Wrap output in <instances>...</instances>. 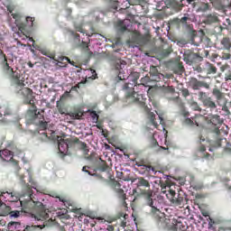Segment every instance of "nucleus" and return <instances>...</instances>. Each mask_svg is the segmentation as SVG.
I'll return each mask as SVG.
<instances>
[{
	"label": "nucleus",
	"mask_w": 231,
	"mask_h": 231,
	"mask_svg": "<svg viewBox=\"0 0 231 231\" xmlns=\"http://www.w3.org/2000/svg\"><path fill=\"white\" fill-rule=\"evenodd\" d=\"M21 181L23 184V189L24 191V195L27 196L26 199L21 200L19 197L15 196L13 192H2L0 195V199H3L5 196L8 197V201H11L12 203H19L24 210V212H27L26 210H32L33 207H35V202L33 201V190L32 189V187H30V184L26 183V180H24V178H21Z\"/></svg>",
	"instance_id": "obj_2"
},
{
	"label": "nucleus",
	"mask_w": 231,
	"mask_h": 231,
	"mask_svg": "<svg viewBox=\"0 0 231 231\" xmlns=\"http://www.w3.org/2000/svg\"><path fill=\"white\" fill-rule=\"evenodd\" d=\"M90 116L93 122H98V114H97V111H90Z\"/></svg>",
	"instance_id": "obj_39"
},
{
	"label": "nucleus",
	"mask_w": 231,
	"mask_h": 231,
	"mask_svg": "<svg viewBox=\"0 0 231 231\" xmlns=\"http://www.w3.org/2000/svg\"><path fill=\"white\" fill-rule=\"evenodd\" d=\"M166 198L171 204H173L174 207L183 205V201L185 199L181 194L176 193V191L172 189H169V193L166 194Z\"/></svg>",
	"instance_id": "obj_11"
},
{
	"label": "nucleus",
	"mask_w": 231,
	"mask_h": 231,
	"mask_svg": "<svg viewBox=\"0 0 231 231\" xmlns=\"http://www.w3.org/2000/svg\"><path fill=\"white\" fill-rule=\"evenodd\" d=\"M127 63L125 60H118L114 62V69L116 70V73H118L117 79L119 80H124L125 78H122V74H124V68H125V65Z\"/></svg>",
	"instance_id": "obj_16"
},
{
	"label": "nucleus",
	"mask_w": 231,
	"mask_h": 231,
	"mask_svg": "<svg viewBox=\"0 0 231 231\" xmlns=\"http://www.w3.org/2000/svg\"><path fill=\"white\" fill-rule=\"evenodd\" d=\"M26 24L29 26V28H33V23H35V17L27 16L25 18Z\"/></svg>",
	"instance_id": "obj_30"
},
{
	"label": "nucleus",
	"mask_w": 231,
	"mask_h": 231,
	"mask_svg": "<svg viewBox=\"0 0 231 231\" xmlns=\"http://www.w3.org/2000/svg\"><path fill=\"white\" fill-rule=\"evenodd\" d=\"M75 30L77 32H79V33H84V29L82 28V25L76 26Z\"/></svg>",
	"instance_id": "obj_47"
},
{
	"label": "nucleus",
	"mask_w": 231,
	"mask_h": 231,
	"mask_svg": "<svg viewBox=\"0 0 231 231\" xmlns=\"http://www.w3.org/2000/svg\"><path fill=\"white\" fill-rule=\"evenodd\" d=\"M82 116H83L82 112L79 110L67 113V116H70L72 120H80V118H82Z\"/></svg>",
	"instance_id": "obj_24"
},
{
	"label": "nucleus",
	"mask_w": 231,
	"mask_h": 231,
	"mask_svg": "<svg viewBox=\"0 0 231 231\" xmlns=\"http://www.w3.org/2000/svg\"><path fill=\"white\" fill-rule=\"evenodd\" d=\"M18 30L19 32H21L22 33H23V32L26 31V25L24 23H21L19 26H18Z\"/></svg>",
	"instance_id": "obj_44"
},
{
	"label": "nucleus",
	"mask_w": 231,
	"mask_h": 231,
	"mask_svg": "<svg viewBox=\"0 0 231 231\" xmlns=\"http://www.w3.org/2000/svg\"><path fill=\"white\" fill-rule=\"evenodd\" d=\"M151 171L153 172V174H156V172H158L154 167H152V170H151Z\"/></svg>",
	"instance_id": "obj_63"
},
{
	"label": "nucleus",
	"mask_w": 231,
	"mask_h": 231,
	"mask_svg": "<svg viewBox=\"0 0 231 231\" xmlns=\"http://www.w3.org/2000/svg\"><path fill=\"white\" fill-rule=\"evenodd\" d=\"M158 73H160L158 71V68H156L155 66L150 67V77H152L153 75H158Z\"/></svg>",
	"instance_id": "obj_37"
},
{
	"label": "nucleus",
	"mask_w": 231,
	"mask_h": 231,
	"mask_svg": "<svg viewBox=\"0 0 231 231\" xmlns=\"http://www.w3.org/2000/svg\"><path fill=\"white\" fill-rule=\"evenodd\" d=\"M117 27L118 32H120L121 33H124V32H127V26L124 25L123 23H119Z\"/></svg>",
	"instance_id": "obj_34"
},
{
	"label": "nucleus",
	"mask_w": 231,
	"mask_h": 231,
	"mask_svg": "<svg viewBox=\"0 0 231 231\" xmlns=\"http://www.w3.org/2000/svg\"><path fill=\"white\" fill-rule=\"evenodd\" d=\"M198 97L203 106L206 107V109H209L211 113L212 111H216V109H217V104H216V101H214L211 97H208L207 92L199 91Z\"/></svg>",
	"instance_id": "obj_9"
},
{
	"label": "nucleus",
	"mask_w": 231,
	"mask_h": 231,
	"mask_svg": "<svg viewBox=\"0 0 231 231\" xmlns=\"http://www.w3.org/2000/svg\"><path fill=\"white\" fill-rule=\"evenodd\" d=\"M173 21H179L181 24H187V21H190V18L183 16L181 19L174 18Z\"/></svg>",
	"instance_id": "obj_35"
},
{
	"label": "nucleus",
	"mask_w": 231,
	"mask_h": 231,
	"mask_svg": "<svg viewBox=\"0 0 231 231\" xmlns=\"http://www.w3.org/2000/svg\"><path fill=\"white\" fill-rule=\"evenodd\" d=\"M2 66L4 71L9 75L12 79H15V72L14 71V69L10 67V64H8V58L6 56L3 58Z\"/></svg>",
	"instance_id": "obj_19"
},
{
	"label": "nucleus",
	"mask_w": 231,
	"mask_h": 231,
	"mask_svg": "<svg viewBox=\"0 0 231 231\" xmlns=\"http://www.w3.org/2000/svg\"><path fill=\"white\" fill-rule=\"evenodd\" d=\"M137 187H144V189H148L142 191L144 203L147 207H151L152 216H160V214H162V211L160 210L162 204L160 203V200L154 199V191L151 189V183H149V180H145L143 177L138 178Z\"/></svg>",
	"instance_id": "obj_3"
},
{
	"label": "nucleus",
	"mask_w": 231,
	"mask_h": 231,
	"mask_svg": "<svg viewBox=\"0 0 231 231\" xmlns=\"http://www.w3.org/2000/svg\"><path fill=\"white\" fill-rule=\"evenodd\" d=\"M204 69L207 75H216L217 73V68L210 62H206Z\"/></svg>",
	"instance_id": "obj_22"
},
{
	"label": "nucleus",
	"mask_w": 231,
	"mask_h": 231,
	"mask_svg": "<svg viewBox=\"0 0 231 231\" xmlns=\"http://www.w3.org/2000/svg\"><path fill=\"white\" fill-rule=\"evenodd\" d=\"M87 51H88V55H89V57H93V51H89V49H88V50H87Z\"/></svg>",
	"instance_id": "obj_62"
},
{
	"label": "nucleus",
	"mask_w": 231,
	"mask_h": 231,
	"mask_svg": "<svg viewBox=\"0 0 231 231\" xmlns=\"http://www.w3.org/2000/svg\"><path fill=\"white\" fill-rule=\"evenodd\" d=\"M137 166L138 167H144L147 171V172H151V171L152 170V166L151 165H143V164H141V163H137Z\"/></svg>",
	"instance_id": "obj_43"
},
{
	"label": "nucleus",
	"mask_w": 231,
	"mask_h": 231,
	"mask_svg": "<svg viewBox=\"0 0 231 231\" xmlns=\"http://www.w3.org/2000/svg\"><path fill=\"white\" fill-rule=\"evenodd\" d=\"M138 79H140L139 72H132L129 75L128 79L131 80L132 83H125L123 86V91L125 93V98L128 102H132L133 104H139V106L144 107V111L151 124H152V125L155 127H158V123L156 122V115L154 112H151V108L145 106L143 96L134 91V86L138 85Z\"/></svg>",
	"instance_id": "obj_1"
},
{
	"label": "nucleus",
	"mask_w": 231,
	"mask_h": 231,
	"mask_svg": "<svg viewBox=\"0 0 231 231\" xmlns=\"http://www.w3.org/2000/svg\"><path fill=\"white\" fill-rule=\"evenodd\" d=\"M170 100H171V102H174L178 106V107L181 109L180 115H182V116H185V117L189 116V111L185 109V104L183 103L180 96H177L175 97H171Z\"/></svg>",
	"instance_id": "obj_18"
},
{
	"label": "nucleus",
	"mask_w": 231,
	"mask_h": 231,
	"mask_svg": "<svg viewBox=\"0 0 231 231\" xmlns=\"http://www.w3.org/2000/svg\"><path fill=\"white\" fill-rule=\"evenodd\" d=\"M151 78L149 76H145L144 78L141 79V84L138 86H144V88H151Z\"/></svg>",
	"instance_id": "obj_25"
},
{
	"label": "nucleus",
	"mask_w": 231,
	"mask_h": 231,
	"mask_svg": "<svg viewBox=\"0 0 231 231\" xmlns=\"http://www.w3.org/2000/svg\"><path fill=\"white\" fill-rule=\"evenodd\" d=\"M25 118L27 124H34V125H38L42 131H46V129H48V122L45 121L44 116L39 111H27Z\"/></svg>",
	"instance_id": "obj_5"
},
{
	"label": "nucleus",
	"mask_w": 231,
	"mask_h": 231,
	"mask_svg": "<svg viewBox=\"0 0 231 231\" xmlns=\"http://www.w3.org/2000/svg\"><path fill=\"white\" fill-rule=\"evenodd\" d=\"M221 44L224 46L226 50H230L231 48V41L230 38H223L221 41Z\"/></svg>",
	"instance_id": "obj_27"
},
{
	"label": "nucleus",
	"mask_w": 231,
	"mask_h": 231,
	"mask_svg": "<svg viewBox=\"0 0 231 231\" xmlns=\"http://www.w3.org/2000/svg\"><path fill=\"white\" fill-rule=\"evenodd\" d=\"M179 71H183V66L181 64L178 65Z\"/></svg>",
	"instance_id": "obj_60"
},
{
	"label": "nucleus",
	"mask_w": 231,
	"mask_h": 231,
	"mask_svg": "<svg viewBox=\"0 0 231 231\" xmlns=\"http://www.w3.org/2000/svg\"><path fill=\"white\" fill-rule=\"evenodd\" d=\"M133 41L139 46H145L151 41V36L149 34L136 33L133 36Z\"/></svg>",
	"instance_id": "obj_14"
},
{
	"label": "nucleus",
	"mask_w": 231,
	"mask_h": 231,
	"mask_svg": "<svg viewBox=\"0 0 231 231\" xmlns=\"http://www.w3.org/2000/svg\"><path fill=\"white\" fill-rule=\"evenodd\" d=\"M67 33L69 35V42H72L74 45L80 44V34L69 29H67Z\"/></svg>",
	"instance_id": "obj_20"
},
{
	"label": "nucleus",
	"mask_w": 231,
	"mask_h": 231,
	"mask_svg": "<svg viewBox=\"0 0 231 231\" xmlns=\"http://www.w3.org/2000/svg\"><path fill=\"white\" fill-rule=\"evenodd\" d=\"M160 183L162 194H165V196H167V194H169V190H171V186L165 185L164 183L162 182V180H160Z\"/></svg>",
	"instance_id": "obj_28"
},
{
	"label": "nucleus",
	"mask_w": 231,
	"mask_h": 231,
	"mask_svg": "<svg viewBox=\"0 0 231 231\" xmlns=\"http://www.w3.org/2000/svg\"><path fill=\"white\" fill-rule=\"evenodd\" d=\"M165 79V76L162 73L153 74V76H150V80L153 82H160L161 80H163Z\"/></svg>",
	"instance_id": "obj_26"
},
{
	"label": "nucleus",
	"mask_w": 231,
	"mask_h": 231,
	"mask_svg": "<svg viewBox=\"0 0 231 231\" xmlns=\"http://www.w3.org/2000/svg\"><path fill=\"white\" fill-rule=\"evenodd\" d=\"M168 91H170V93H174L176 90L174 89V87H169Z\"/></svg>",
	"instance_id": "obj_55"
},
{
	"label": "nucleus",
	"mask_w": 231,
	"mask_h": 231,
	"mask_svg": "<svg viewBox=\"0 0 231 231\" xmlns=\"http://www.w3.org/2000/svg\"><path fill=\"white\" fill-rule=\"evenodd\" d=\"M21 214H23V211L14 210V211H10L9 216H11V217H19Z\"/></svg>",
	"instance_id": "obj_38"
},
{
	"label": "nucleus",
	"mask_w": 231,
	"mask_h": 231,
	"mask_svg": "<svg viewBox=\"0 0 231 231\" xmlns=\"http://www.w3.org/2000/svg\"><path fill=\"white\" fill-rule=\"evenodd\" d=\"M98 169L101 172H106V171H109V165H107L106 161H102V164L98 166Z\"/></svg>",
	"instance_id": "obj_29"
},
{
	"label": "nucleus",
	"mask_w": 231,
	"mask_h": 231,
	"mask_svg": "<svg viewBox=\"0 0 231 231\" xmlns=\"http://www.w3.org/2000/svg\"><path fill=\"white\" fill-rule=\"evenodd\" d=\"M181 93H182V97H184V98H187V97H190V92L189 91L188 88H182Z\"/></svg>",
	"instance_id": "obj_41"
},
{
	"label": "nucleus",
	"mask_w": 231,
	"mask_h": 231,
	"mask_svg": "<svg viewBox=\"0 0 231 231\" xmlns=\"http://www.w3.org/2000/svg\"><path fill=\"white\" fill-rule=\"evenodd\" d=\"M21 95L23 97V104L25 106H32V108L27 111H37V106H35V103L33 102L35 98L33 90L30 88H23L21 89Z\"/></svg>",
	"instance_id": "obj_8"
},
{
	"label": "nucleus",
	"mask_w": 231,
	"mask_h": 231,
	"mask_svg": "<svg viewBox=\"0 0 231 231\" xmlns=\"http://www.w3.org/2000/svg\"><path fill=\"white\" fill-rule=\"evenodd\" d=\"M12 211V208L6 206L1 199H0V216H10V212Z\"/></svg>",
	"instance_id": "obj_21"
},
{
	"label": "nucleus",
	"mask_w": 231,
	"mask_h": 231,
	"mask_svg": "<svg viewBox=\"0 0 231 231\" xmlns=\"http://www.w3.org/2000/svg\"><path fill=\"white\" fill-rule=\"evenodd\" d=\"M88 169H89V166H84L82 168L83 172H87V174H88L89 176H92L91 171H88Z\"/></svg>",
	"instance_id": "obj_46"
},
{
	"label": "nucleus",
	"mask_w": 231,
	"mask_h": 231,
	"mask_svg": "<svg viewBox=\"0 0 231 231\" xmlns=\"http://www.w3.org/2000/svg\"><path fill=\"white\" fill-rule=\"evenodd\" d=\"M80 147L85 155L89 154V148L88 147V144L86 143L81 142Z\"/></svg>",
	"instance_id": "obj_32"
},
{
	"label": "nucleus",
	"mask_w": 231,
	"mask_h": 231,
	"mask_svg": "<svg viewBox=\"0 0 231 231\" xmlns=\"http://www.w3.org/2000/svg\"><path fill=\"white\" fill-rule=\"evenodd\" d=\"M126 225H127V222L125 221L121 222V226H123V228H125Z\"/></svg>",
	"instance_id": "obj_59"
},
{
	"label": "nucleus",
	"mask_w": 231,
	"mask_h": 231,
	"mask_svg": "<svg viewBox=\"0 0 231 231\" xmlns=\"http://www.w3.org/2000/svg\"><path fill=\"white\" fill-rule=\"evenodd\" d=\"M160 124H163V116L159 115Z\"/></svg>",
	"instance_id": "obj_57"
},
{
	"label": "nucleus",
	"mask_w": 231,
	"mask_h": 231,
	"mask_svg": "<svg viewBox=\"0 0 231 231\" xmlns=\"http://www.w3.org/2000/svg\"><path fill=\"white\" fill-rule=\"evenodd\" d=\"M163 55H164L165 57H167V56L171 55V51H163Z\"/></svg>",
	"instance_id": "obj_58"
},
{
	"label": "nucleus",
	"mask_w": 231,
	"mask_h": 231,
	"mask_svg": "<svg viewBox=\"0 0 231 231\" xmlns=\"http://www.w3.org/2000/svg\"><path fill=\"white\" fill-rule=\"evenodd\" d=\"M0 118H2L4 122L12 123V122H15L17 116L14 114L12 109H10V106H8L7 105H1Z\"/></svg>",
	"instance_id": "obj_10"
},
{
	"label": "nucleus",
	"mask_w": 231,
	"mask_h": 231,
	"mask_svg": "<svg viewBox=\"0 0 231 231\" xmlns=\"http://www.w3.org/2000/svg\"><path fill=\"white\" fill-rule=\"evenodd\" d=\"M219 21V18L216 14H208L204 19L205 24H214V23H217Z\"/></svg>",
	"instance_id": "obj_23"
},
{
	"label": "nucleus",
	"mask_w": 231,
	"mask_h": 231,
	"mask_svg": "<svg viewBox=\"0 0 231 231\" xmlns=\"http://www.w3.org/2000/svg\"><path fill=\"white\" fill-rule=\"evenodd\" d=\"M206 122L208 125H210V131L212 134V140H211V147L215 149H219L221 147V143L225 137L221 134V125H223V118L219 115L210 114L206 117Z\"/></svg>",
	"instance_id": "obj_4"
},
{
	"label": "nucleus",
	"mask_w": 231,
	"mask_h": 231,
	"mask_svg": "<svg viewBox=\"0 0 231 231\" xmlns=\"http://www.w3.org/2000/svg\"><path fill=\"white\" fill-rule=\"evenodd\" d=\"M199 151L200 152H205L207 151V148L205 147V145L201 144V145L199 146Z\"/></svg>",
	"instance_id": "obj_50"
},
{
	"label": "nucleus",
	"mask_w": 231,
	"mask_h": 231,
	"mask_svg": "<svg viewBox=\"0 0 231 231\" xmlns=\"http://www.w3.org/2000/svg\"><path fill=\"white\" fill-rule=\"evenodd\" d=\"M189 84L191 89H193L194 91L199 90L200 88H205V89H210L209 83H207V81L199 80L196 78H190Z\"/></svg>",
	"instance_id": "obj_13"
},
{
	"label": "nucleus",
	"mask_w": 231,
	"mask_h": 231,
	"mask_svg": "<svg viewBox=\"0 0 231 231\" xmlns=\"http://www.w3.org/2000/svg\"><path fill=\"white\" fill-rule=\"evenodd\" d=\"M110 187L116 192L118 195L119 199H122L124 205H126L125 200L127 199V197L125 195V192L122 189V184L118 182V180H110Z\"/></svg>",
	"instance_id": "obj_12"
},
{
	"label": "nucleus",
	"mask_w": 231,
	"mask_h": 231,
	"mask_svg": "<svg viewBox=\"0 0 231 231\" xmlns=\"http://www.w3.org/2000/svg\"><path fill=\"white\" fill-rule=\"evenodd\" d=\"M0 57L1 59H5V57H6V54H5V51H3V50L0 49Z\"/></svg>",
	"instance_id": "obj_53"
},
{
	"label": "nucleus",
	"mask_w": 231,
	"mask_h": 231,
	"mask_svg": "<svg viewBox=\"0 0 231 231\" xmlns=\"http://www.w3.org/2000/svg\"><path fill=\"white\" fill-rule=\"evenodd\" d=\"M27 64H28L29 68H33V63H32V61H29Z\"/></svg>",
	"instance_id": "obj_61"
},
{
	"label": "nucleus",
	"mask_w": 231,
	"mask_h": 231,
	"mask_svg": "<svg viewBox=\"0 0 231 231\" xmlns=\"http://www.w3.org/2000/svg\"><path fill=\"white\" fill-rule=\"evenodd\" d=\"M225 80H226V82H231V69H229L225 73Z\"/></svg>",
	"instance_id": "obj_40"
},
{
	"label": "nucleus",
	"mask_w": 231,
	"mask_h": 231,
	"mask_svg": "<svg viewBox=\"0 0 231 231\" xmlns=\"http://www.w3.org/2000/svg\"><path fill=\"white\" fill-rule=\"evenodd\" d=\"M58 107V111L60 113V115H67L68 116V109H66V107H64L63 106H57Z\"/></svg>",
	"instance_id": "obj_33"
},
{
	"label": "nucleus",
	"mask_w": 231,
	"mask_h": 231,
	"mask_svg": "<svg viewBox=\"0 0 231 231\" xmlns=\"http://www.w3.org/2000/svg\"><path fill=\"white\" fill-rule=\"evenodd\" d=\"M202 10H203V12H207V10H208V4H205Z\"/></svg>",
	"instance_id": "obj_54"
},
{
	"label": "nucleus",
	"mask_w": 231,
	"mask_h": 231,
	"mask_svg": "<svg viewBox=\"0 0 231 231\" xmlns=\"http://www.w3.org/2000/svg\"><path fill=\"white\" fill-rule=\"evenodd\" d=\"M212 95L215 97L218 106H221V102H223L224 105L222 106V111L225 113L226 116H228L231 110V101L226 100V97H225V93H223L217 88H213Z\"/></svg>",
	"instance_id": "obj_7"
},
{
	"label": "nucleus",
	"mask_w": 231,
	"mask_h": 231,
	"mask_svg": "<svg viewBox=\"0 0 231 231\" xmlns=\"http://www.w3.org/2000/svg\"><path fill=\"white\" fill-rule=\"evenodd\" d=\"M106 230L107 231H115V226L109 225V226H107Z\"/></svg>",
	"instance_id": "obj_52"
},
{
	"label": "nucleus",
	"mask_w": 231,
	"mask_h": 231,
	"mask_svg": "<svg viewBox=\"0 0 231 231\" xmlns=\"http://www.w3.org/2000/svg\"><path fill=\"white\" fill-rule=\"evenodd\" d=\"M71 145V141L69 139H60L58 140V149L60 154L66 155L68 149Z\"/></svg>",
	"instance_id": "obj_15"
},
{
	"label": "nucleus",
	"mask_w": 231,
	"mask_h": 231,
	"mask_svg": "<svg viewBox=\"0 0 231 231\" xmlns=\"http://www.w3.org/2000/svg\"><path fill=\"white\" fill-rule=\"evenodd\" d=\"M14 152H17V146H15L13 141L8 142L6 149L0 150V158H2L4 162H11L15 169H19V162L14 159Z\"/></svg>",
	"instance_id": "obj_6"
},
{
	"label": "nucleus",
	"mask_w": 231,
	"mask_h": 231,
	"mask_svg": "<svg viewBox=\"0 0 231 231\" xmlns=\"http://www.w3.org/2000/svg\"><path fill=\"white\" fill-rule=\"evenodd\" d=\"M191 108L193 109V111L201 112V106H199V104H198V102H196V101L191 103Z\"/></svg>",
	"instance_id": "obj_36"
},
{
	"label": "nucleus",
	"mask_w": 231,
	"mask_h": 231,
	"mask_svg": "<svg viewBox=\"0 0 231 231\" xmlns=\"http://www.w3.org/2000/svg\"><path fill=\"white\" fill-rule=\"evenodd\" d=\"M1 201H8V195L4 194L3 199Z\"/></svg>",
	"instance_id": "obj_56"
},
{
	"label": "nucleus",
	"mask_w": 231,
	"mask_h": 231,
	"mask_svg": "<svg viewBox=\"0 0 231 231\" xmlns=\"http://www.w3.org/2000/svg\"><path fill=\"white\" fill-rule=\"evenodd\" d=\"M39 51L40 53H42V55H44L45 57H49V59H51L52 60H54L53 64H55V66H59V68H64V66L60 65V64H62V62L55 59V52H51L50 51V50L44 49V48L40 49Z\"/></svg>",
	"instance_id": "obj_17"
},
{
	"label": "nucleus",
	"mask_w": 231,
	"mask_h": 231,
	"mask_svg": "<svg viewBox=\"0 0 231 231\" xmlns=\"http://www.w3.org/2000/svg\"><path fill=\"white\" fill-rule=\"evenodd\" d=\"M226 152H230L231 153V148L230 147H226Z\"/></svg>",
	"instance_id": "obj_64"
},
{
	"label": "nucleus",
	"mask_w": 231,
	"mask_h": 231,
	"mask_svg": "<svg viewBox=\"0 0 231 231\" xmlns=\"http://www.w3.org/2000/svg\"><path fill=\"white\" fill-rule=\"evenodd\" d=\"M184 125H189V127H192L193 125H197V127H199V125L197 122H193L190 118H186L183 122Z\"/></svg>",
	"instance_id": "obj_31"
},
{
	"label": "nucleus",
	"mask_w": 231,
	"mask_h": 231,
	"mask_svg": "<svg viewBox=\"0 0 231 231\" xmlns=\"http://www.w3.org/2000/svg\"><path fill=\"white\" fill-rule=\"evenodd\" d=\"M90 79H91L92 80H95V79H97V71L92 70V76L90 77Z\"/></svg>",
	"instance_id": "obj_51"
},
{
	"label": "nucleus",
	"mask_w": 231,
	"mask_h": 231,
	"mask_svg": "<svg viewBox=\"0 0 231 231\" xmlns=\"http://www.w3.org/2000/svg\"><path fill=\"white\" fill-rule=\"evenodd\" d=\"M81 46H82V48H84L85 50H89V45H88V42H81Z\"/></svg>",
	"instance_id": "obj_49"
},
{
	"label": "nucleus",
	"mask_w": 231,
	"mask_h": 231,
	"mask_svg": "<svg viewBox=\"0 0 231 231\" xmlns=\"http://www.w3.org/2000/svg\"><path fill=\"white\" fill-rule=\"evenodd\" d=\"M15 226V228H19V226H21V223L20 222H9L8 226Z\"/></svg>",
	"instance_id": "obj_45"
},
{
	"label": "nucleus",
	"mask_w": 231,
	"mask_h": 231,
	"mask_svg": "<svg viewBox=\"0 0 231 231\" xmlns=\"http://www.w3.org/2000/svg\"><path fill=\"white\" fill-rule=\"evenodd\" d=\"M13 19H15V21H19L21 19V14H12Z\"/></svg>",
	"instance_id": "obj_48"
},
{
	"label": "nucleus",
	"mask_w": 231,
	"mask_h": 231,
	"mask_svg": "<svg viewBox=\"0 0 231 231\" xmlns=\"http://www.w3.org/2000/svg\"><path fill=\"white\" fill-rule=\"evenodd\" d=\"M228 69H230V66L228 64H225L220 67V71L222 73H225V71H228Z\"/></svg>",
	"instance_id": "obj_42"
}]
</instances>
